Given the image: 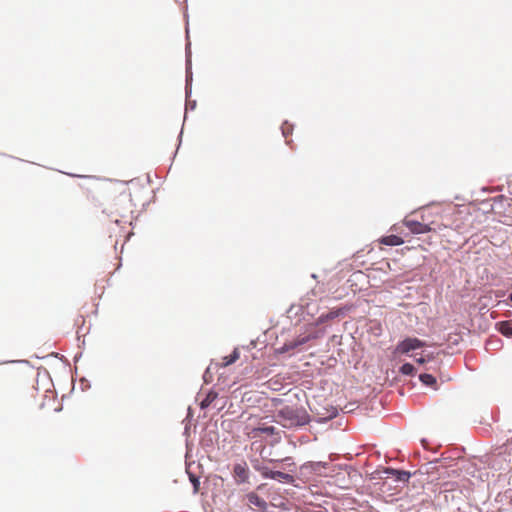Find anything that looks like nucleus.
<instances>
[{
    "label": "nucleus",
    "instance_id": "nucleus-1",
    "mask_svg": "<svg viewBox=\"0 0 512 512\" xmlns=\"http://www.w3.org/2000/svg\"><path fill=\"white\" fill-rule=\"evenodd\" d=\"M130 199V194L122 192L119 196L113 199V202L107 208L109 214L115 215L113 221L115 224H124L125 227L131 225L133 219V209Z\"/></svg>",
    "mask_w": 512,
    "mask_h": 512
},
{
    "label": "nucleus",
    "instance_id": "nucleus-2",
    "mask_svg": "<svg viewBox=\"0 0 512 512\" xmlns=\"http://www.w3.org/2000/svg\"><path fill=\"white\" fill-rule=\"evenodd\" d=\"M277 417L284 427L303 426L309 422V415L305 409L291 406L280 409Z\"/></svg>",
    "mask_w": 512,
    "mask_h": 512
},
{
    "label": "nucleus",
    "instance_id": "nucleus-3",
    "mask_svg": "<svg viewBox=\"0 0 512 512\" xmlns=\"http://www.w3.org/2000/svg\"><path fill=\"white\" fill-rule=\"evenodd\" d=\"M256 415H250L243 423V433L251 439L261 437L262 435L271 436L275 433V427L268 425Z\"/></svg>",
    "mask_w": 512,
    "mask_h": 512
},
{
    "label": "nucleus",
    "instance_id": "nucleus-4",
    "mask_svg": "<svg viewBox=\"0 0 512 512\" xmlns=\"http://www.w3.org/2000/svg\"><path fill=\"white\" fill-rule=\"evenodd\" d=\"M425 346V342L418 338H406L399 342L395 348V354H408L412 350H416Z\"/></svg>",
    "mask_w": 512,
    "mask_h": 512
},
{
    "label": "nucleus",
    "instance_id": "nucleus-5",
    "mask_svg": "<svg viewBox=\"0 0 512 512\" xmlns=\"http://www.w3.org/2000/svg\"><path fill=\"white\" fill-rule=\"evenodd\" d=\"M385 478H393L394 480L402 483H407L410 478V473L403 470H396L393 468H386L384 470Z\"/></svg>",
    "mask_w": 512,
    "mask_h": 512
},
{
    "label": "nucleus",
    "instance_id": "nucleus-6",
    "mask_svg": "<svg viewBox=\"0 0 512 512\" xmlns=\"http://www.w3.org/2000/svg\"><path fill=\"white\" fill-rule=\"evenodd\" d=\"M404 224L413 234H423L432 230L429 225L414 220H405Z\"/></svg>",
    "mask_w": 512,
    "mask_h": 512
},
{
    "label": "nucleus",
    "instance_id": "nucleus-7",
    "mask_svg": "<svg viewBox=\"0 0 512 512\" xmlns=\"http://www.w3.org/2000/svg\"><path fill=\"white\" fill-rule=\"evenodd\" d=\"M262 476L264 478L275 479L281 482H291L293 481V477L290 474L281 472V471H272L268 469H264L262 471Z\"/></svg>",
    "mask_w": 512,
    "mask_h": 512
},
{
    "label": "nucleus",
    "instance_id": "nucleus-8",
    "mask_svg": "<svg viewBox=\"0 0 512 512\" xmlns=\"http://www.w3.org/2000/svg\"><path fill=\"white\" fill-rule=\"evenodd\" d=\"M234 477L238 483L247 482L249 478V469L246 463L236 464L234 466Z\"/></svg>",
    "mask_w": 512,
    "mask_h": 512
},
{
    "label": "nucleus",
    "instance_id": "nucleus-9",
    "mask_svg": "<svg viewBox=\"0 0 512 512\" xmlns=\"http://www.w3.org/2000/svg\"><path fill=\"white\" fill-rule=\"evenodd\" d=\"M312 337L310 335L308 336H298L294 341L286 343L283 347V351H289L291 349H294L298 346H301L305 343H307Z\"/></svg>",
    "mask_w": 512,
    "mask_h": 512
},
{
    "label": "nucleus",
    "instance_id": "nucleus-10",
    "mask_svg": "<svg viewBox=\"0 0 512 512\" xmlns=\"http://www.w3.org/2000/svg\"><path fill=\"white\" fill-rule=\"evenodd\" d=\"M380 243L388 246H399L404 243V240L397 235H388L382 237Z\"/></svg>",
    "mask_w": 512,
    "mask_h": 512
},
{
    "label": "nucleus",
    "instance_id": "nucleus-11",
    "mask_svg": "<svg viewBox=\"0 0 512 512\" xmlns=\"http://www.w3.org/2000/svg\"><path fill=\"white\" fill-rule=\"evenodd\" d=\"M497 329L504 336H512V320L497 323Z\"/></svg>",
    "mask_w": 512,
    "mask_h": 512
},
{
    "label": "nucleus",
    "instance_id": "nucleus-12",
    "mask_svg": "<svg viewBox=\"0 0 512 512\" xmlns=\"http://www.w3.org/2000/svg\"><path fill=\"white\" fill-rule=\"evenodd\" d=\"M218 397V393L215 391H209L205 398L200 402L201 409L208 408Z\"/></svg>",
    "mask_w": 512,
    "mask_h": 512
},
{
    "label": "nucleus",
    "instance_id": "nucleus-13",
    "mask_svg": "<svg viewBox=\"0 0 512 512\" xmlns=\"http://www.w3.org/2000/svg\"><path fill=\"white\" fill-rule=\"evenodd\" d=\"M240 357V353H239V350L237 348L234 349V351L232 352V354H230L229 356H225L223 357V362L221 364L222 367H227L231 364H233L234 362H236Z\"/></svg>",
    "mask_w": 512,
    "mask_h": 512
},
{
    "label": "nucleus",
    "instance_id": "nucleus-14",
    "mask_svg": "<svg viewBox=\"0 0 512 512\" xmlns=\"http://www.w3.org/2000/svg\"><path fill=\"white\" fill-rule=\"evenodd\" d=\"M340 314H341V310L340 309L332 310V311H330V312H328L326 314H322L319 317L318 321L320 323H325V322H327V321H329L331 319H334V318L338 317Z\"/></svg>",
    "mask_w": 512,
    "mask_h": 512
},
{
    "label": "nucleus",
    "instance_id": "nucleus-15",
    "mask_svg": "<svg viewBox=\"0 0 512 512\" xmlns=\"http://www.w3.org/2000/svg\"><path fill=\"white\" fill-rule=\"evenodd\" d=\"M502 461H506V456L499 455L498 457H496L494 459V467L497 466L498 469H500V470L511 471L512 470V464L509 462L506 467H503L502 466Z\"/></svg>",
    "mask_w": 512,
    "mask_h": 512
},
{
    "label": "nucleus",
    "instance_id": "nucleus-16",
    "mask_svg": "<svg viewBox=\"0 0 512 512\" xmlns=\"http://www.w3.org/2000/svg\"><path fill=\"white\" fill-rule=\"evenodd\" d=\"M419 379L423 384L427 386H433L434 384H436V378L431 374H421L419 376Z\"/></svg>",
    "mask_w": 512,
    "mask_h": 512
},
{
    "label": "nucleus",
    "instance_id": "nucleus-17",
    "mask_svg": "<svg viewBox=\"0 0 512 512\" xmlns=\"http://www.w3.org/2000/svg\"><path fill=\"white\" fill-rule=\"evenodd\" d=\"M400 372L403 375L412 376L415 374V367L410 363H405L400 367Z\"/></svg>",
    "mask_w": 512,
    "mask_h": 512
},
{
    "label": "nucleus",
    "instance_id": "nucleus-18",
    "mask_svg": "<svg viewBox=\"0 0 512 512\" xmlns=\"http://www.w3.org/2000/svg\"><path fill=\"white\" fill-rule=\"evenodd\" d=\"M192 482H193V486H194V491L196 492L199 487V481L197 479L193 478Z\"/></svg>",
    "mask_w": 512,
    "mask_h": 512
},
{
    "label": "nucleus",
    "instance_id": "nucleus-19",
    "mask_svg": "<svg viewBox=\"0 0 512 512\" xmlns=\"http://www.w3.org/2000/svg\"><path fill=\"white\" fill-rule=\"evenodd\" d=\"M450 495H451V497H453V493L451 491H445L444 497H445L446 500L448 499V497Z\"/></svg>",
    "mask_w": 512,
    "mask_h": 512
},
{
    "label": "nucleus",
    "instance_id": "nucleus-20",
    "mask_svg": "<svg viewBox=\"0 0 512 512\" xmlns=\"http://www.w3.org/2000/svg\"><path fill=\"white\" fill-rule=\"evenodd\" d=\"M416 362L419 364H423V363H425V359L423 357H420V358L416 359Z\"/></svg>",
    "mask_w": 512,
    "mask_h": 512
},
{
    "label": "nucleus",
    "instance_id": "nucleus-21",
    "mask_svg": "<svg viewBox=\"0 0 512 512\" xmlns=\"http://www.w3.org/2000/svg\"><path fill=\"white\" fill-rule=\"evenodd\" d=\"M509 299L512 302V293L509 295Z\"/></svg>",
    "mask_w": 512,
    "mask_h": 512
}]
</instances>
